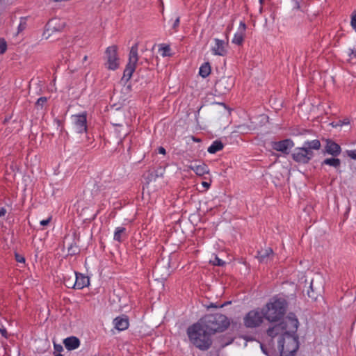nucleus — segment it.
Wrapping results in <instances>:
<instances>
[{
	"label": "nucleus",
	"instance_id": "nucleus-1",
	"mask_svg": "<svg viewBox=\"0 0 356 356\" xmlns=\"http://www.w3.org/2000/svg\"><path fill=\"white\" fill-rule=\"evenodd\" d=\"M187 334L191 343L200 350H207L212 345L211 335L199 321L188 327Z\"/></svg>",
	"mask_w": 356,
	"mask_h": 356
},
{
	"label": "nucleus",
	"instance_id": "nucleus-2",
	"mask_svg": "<svg viewBox=\"0 0 356 356\" xmlns=\"http://www.w3.org/2000/svg\"><path fill=\"white\" fill-rule=\"evenodd\" d=\"M199 322L211 335L223 332L229 325L227 317L219 313L205 315L200 318Z\"/></svg>",
	"mask_w": 356,
	"mask_h": 356
},
{
	"label": "nucleus",
	"instance_id": "nucleus-3",
	"mask_svg": "<svg viewBox=\"0 0 356 356\" xmlns=\"http://www.w3.org/2000/svg\"><path fill=\"white\" fill-rule=\"evenodd\" d=\"M288 302L284 298H274L262 309L264 317L269 322H277L286 314Z\"/></svg>",
	"mask_w": 356,
	"mask_h": 356
},
{
	"label": "nucleus",
	"instance_id": "nucleus-4",
	"mask_svg": "<svg viewBox=\"0 0 356 356\" xmlns=\"http://www.w3.org/2000/svg\"><path fill=\"white\" fill-rule=\"evenodd\" d=\"M277 343L281 356H294L299 348L297 335H284L282 338H279Z\"/></svg>",
	"mask_w": 356,
	"mask_h": 356
},
{
	"label": "nucleus",
	"instance_id": "nucleus-5",
	"mask_svg": "<svg viewBox=\"0 0 356 356\" xmlns=\"http://www.w3.org/2000/svg\"><path fill=\"white\" fill-rule=\"evenodd\" d=\"M138 43H136L130 49L129 54V63L124 70L123 76L122 78V81H129L136 70V64L138 61Z\"/></svg>",
	"mask_w": 356,
	"mask_h": 356
},
{
	"label": "nucleus",
	"instance_id": "nucleus-6",
	"mask_svg": "<svg viewBox=\"0 0 356 356\" xmlns=\"http://www.w3.org/2000/svg\"><path fill=\"white\" fill-rule=\"evenodd\" d=\"M79 241L80 234L75 231H74L72 234H69L65 235L63 241V245L67 247L69 255L74 256L79 254Z\"/></svg>",
	"mask_w": 356,
	"mask_h": 356
},
{
	"label": "nucleus",
	"instance_id": "nucleus-7",
	"mask_svg": "<svg viewBox=\"0 0 356 356\" xmlns=\"http://www.w3.org/2000/svg\"><path fill=\"white\" fill-rule=\"evenodd\" d=\"M264 314L263 310H251L244 317V325L248 328L259 327L263 322Z\"/></svg>",
	"mask_w": 356,
	"mask_h": 356
},
{
	"label": "nucleus",
	"instance_id": "nucleus-8",
	"mask_svg": "<svg viewBox=\"0 0 356 356\" xmlns=\"http://www.w3.org/2000/svg\"><path fill=\"white\" fill-rule=\"evenodd\" d=\"M107 62L106 67L111 70H115L119 67V57L118 55V47L112 45L108 47L105 51Z\"/></svg>",
	"mask_w": 356,
	"mask_h": 356
},
{
	"label": "nucleus",
	"instance_id": "nucleus-9",
	"mask_svg": "<svg viewBox=\"0 0 356 356\" xmlns=\"http://www.w3.org/2000/svg\"><path fill=\"white\" fill-rule=\"evenodd\" d=\"M281 323L284 330V335H296V333L298 327L299 322L293 313H289L286 318Z\"/></svg>",
	"mask_w": 356,
	"mask_h": 356
},
{
	"label": "nucleus",
	"instance_id": "nucleus-10",
	"mask_svg": "<svg viewBox=\"0 0 356 356\" xmlns=\"http://www.w3.org/2000/svg\"><path fill=\"white\" fill-rule=\"evenodd\" d=\"M313 156L314 152L307 150L304 147L295 148L291 154V157L294 161L302 164L308 163Z\"/></svg>",
	"mask_w": 356,
	"mask_h": 356
},
{
	"label": "nucleus",
	"instance_id": "nucleus-11",
	"mask_svg": "<svg viewBox=\"0 0 356 356\" xmlns=\"http://www.w3.org/2000/svg\"><path fill=\"white\" fill-rule=\"evenodd\" d=\"M234 81L232 76H222L215 83V91L220 95L227 94L234 86Z\"/></svg>",
	"mask_w": 356,
	"mask_h": 356
},
{
	"label": "nucleus",
	"instance_id": "nucleus-12",
	"mask_svg": "<svg viewBox=\"0 0 356 356\" xmlns=\"http://www.w3.org/2000/svg\"><path fill=\"white\" fill-rule=\"evenodd\" d=\"M273 149L281 152L284 154H289L294 147V143L291 139L287 138L280 141H272L270 143Z\"/></svg>",
	"mask_w": 356,
	"mask_h": 356
},
{
	"label": "nucleus",
	"instance_id": "nucleus-13",
	"mask_svg": "<svg viewBox=\"0 0 356 356\" xmlns=\"http://www.w3.org/2000/svg\"><path fill=\"white\" fill-rule=\"evenodd\" d=\"M215 46L211 49L214 55L225 56L227 54V46L228 45V40L225 41L218 38L214 39Z\"/></svg>",
	"mask_w": 356,
	"mask_h": 356
},
{
	"label": "nucleus",
	"instance_id": "nucleus-14",
	"mask_svg": "<svg viewBox=\"0 0 356 356\" xmlns=\"http://www.w3.org/2000/svg\"><path fill=\"white\" fill-rule=\"evenodd\" d=\"M76 129L78 133H83L87 131L86 113L74 115L72 116Z\"/></svg>",
	"mask_w": 356,
	"mask_h": 356
},
{
	"label": "nucleus",
	"instance_id": "nucleus-15",
	"mask_svg": "<svg viewBox=\"0 0 356 356\" xmlns=\"http://www.w3.org/2000/svg\"><path fill=\"white\" fill-rule=\"evenodd\" d=\"M90 284L89 277L81 273L75 272V281L73 284L74 289H82Z\"/></svg>",
	"mask_w": 356,
	"mask_h": 356
},
{
	"label": "nucleus",
	"instance_id": "nucleus-16",
	"mask_svg": "<svg viewBox=\"0 0 356 356\" xmlns=\"http://www.w3.org/2000/svg\"><path fill=\"white\" fill-rule=\"evenodd\" d=\"M325 151L327 154L333 156H337L338 155L340 154L341 149L339 145H338L337 143H336L335 142L330 139H327L325 140Z\"/></svg>",
	"mask_w": 356,
	"mask_h": 356
},
{
	"label": "nucleus",
	"instance_id": "nucleus-17",
	"mask_svg": "<svg viewBox=\"0 0 356 356\" xmlns=\"http://www.w3.org/2000/svg\"><path fill=\"white\" fill-rule=\"evenodd\" d=\"M273 256V250L271 248H267L257 251L256 258L260 263L267 264L270 259V257Z\"/></svg>",
	"mask_w": 356,
	"mask_h": 356
},
{
	"label": "nucleus",
	"instance_id": "nucleus-18",
	"mask_svg": "<svg viewBox=\"0 0 356 356\" xmlns=\"http://www.w3.org/2000/svg\"><path fill=\"white\" fill-rule=\"evenodd\" d=\"M282 325V323L280 322L278 324L275 325L273 327H270L267 330V334L271 338H274L277 337V335H280V338H282L284 337V330L283 329L284 327Z\"/></svg>",
	"mask_w": 356,
	"mask_h": 356
},
{
	"label": "nucleus",
	"instance_id": "nucleus-19",
	"mask_svg": "<svg viewBox=\"0 0 356 356\" xmlns=\"http://www.w3.org/2000/svg\"><path fill=\"white\" fill-rule=\"evenodd\" d=\"M188 168L192 170L193 171H194V172L197 175V176H200V177H202L206 174H209V169L208 168V166L204 163H202L199 165H197V164H191L188 166Z\"/></svg>",
	"mask_w": 356,
	"mask_h": 356
},
{
	"label": "nucleus",
	"instance_id": "nucleus-20",
	"mask_svg": "<svg viewBox=\"0 0 356 356\" xmlns=\"http://www.w3.org/2000/svg\"><path fill=\"white\" fill-rule=\"evenodd\" d=\"M322 289V286L314 287V280H312L309 285V290L307 291L308 297L310 298L312 300H316L318 296H321Z\"/></svg>",
	"mask_w": 356,
	"mask_h": 356
},
{
	"label": "nucleus",
	"instance_id": "nucleus-21",
	"mask_svg": "<svg viewBox=\"0 0 356 356\" xmlns=\"http://www.w3.org/2000/svg\"><path fill=\"white\" fill-rule=\"evenodd\" d=\"M63 343L68 350H72L80 346V340L76 337H70L64 339Z\"/></svg>",
	"mask_w": 356,
	"mask_h": 356
},
{
	"label": "nucleus",
	"instance_id": "nucleus-22",
	"mask_svg": "<svg viewBox=\"0 0 356 356\" xmlns=\"http://www.w3.org/2000/svg\"><path fill=\"white\" fill-rule=\"evenodd\" d=\"M115 327L120 330H125L129 327V319L127 316H119L114 319Z\"/></svg>",
	"mask_w": 356,
	"mask_h": 356
},
{
	"label": "nucleus",
	"instance_id": "nucleus-23",
	"mask_svg": "<svg viewBox=\"0 0 356 356\" xmlns=\"http://www.w3.org/2000/svg\"><path fill=\"white\" fill-rule=\"evenodd\" d=\"M127 237L126 229L122 227H118L115 229L113 238L115 241L122 242Z\"/></svg>",
	"mask_w": 356,
	"mask_h": 356
},
{
	"label": "nucleus",
	"instance_id": "nucleus-24",
	"mask_svg": "<svg viewBox=\"0 0 356 356\" xmlns=\"http://www.w3.org/2000/svg\"><path fill=\"white\" fill-rule=\"evenodd\" d=\"M321 142L320 140H311V141H305V143H304V145L303 147L307 149V150H310V151H312L313 150H318L320 148H321Z\"/></svg>",
	"mask_w": 356,
	"mask_h": 356
},
{
	"label": "nucleus",
	"instance_id": "nucleus-25",
	"mask_svg": "<svg viewBox=\"0 0 356 356\" xmlns=\"http://www.w3.org/2000/svg\"><path fill=\"white\" fill-rule=\"evenodd\" d=\"M224 145L221 140H216L209 147L207 151L210 154H215L223 149Z\"/></svg>",
	"mask_w": 356,
	"mask_h": 356
},
{
	"label": "nucleus",
	"instance_id": "nucleus-26",
	"mask_svg": "<svg viewBox=\"0 0 356 356\" xmlns=\"http://www.w3.org/2000/svg\"><path fill=\"white\" fill-rule=\"evenodd\" d=\"M322 165H329L330 166H332L335 168H337L341 165V161L339 159L337 158H327L325 159L321 163Z\"/></svg>",
	"mask_w": 356,
	"mask_h": 356
},
{
	"label": "nucleus",
	"instance_id": "nucleus-27",
	"mask_svg": "<svg viewBox=\"0 0 356 356\" xmlns=\"http://www.w3.org/2000/svg\"><path fill=\"white\" fill-rule=\"evenodd\" d=\"M159 177L157 171H149L147 174L143 175V178L145 180V184H149L152 181H156V178Z\"/></svg>",
	"mask_w": 356,
	"mask_h": 356
},
{
	"label": "nucleus",
	"instance_id": "nucleus-28",
	"mask_svg": "<svg viewBox=\"0 0 356 356\" xmlns=\"http://www.w3.org/2000/svg\"><path fill=\"white\" fill-rule=\"evenodd\" d=\"M211 73V66L209 63H204L200 68L199 74L203 77H207Z\"/></svg>",
	"mask_w": 356,
	"mask_h": 356
},
{
	"label": "nucleus",
	"instance_id": "nucleus-29",
	"mask_svg": "<svg viewBox=\"0 0 356 356\" xmlns=\"http://www.w3.org/2000/svg\"><path fill=\"white\" fill-rule=\"evenodd\" d=\"M245 37V33L243 31H238L235 33L232 42L237 45H241L243 42Z\"/></svg>",
	"mask_w": 356,
	"mask_h": 356
},
{
	"label": "nucleus",
	"instance_id": "nucleus-30",
	"mask_svg": "<svg viewBox=\"0 0 356 356\" xmlns=\"http://www.w3.org/2000/svg\"><path fill=\"white\" fill-rule=\"evenodd\" d=\"M159 51H162V56H170V48L169 45H163L162 44L161 47L159 49Z\"/></svg>",
	"mask_w": 356,
	"mask_h": 356
},
{
	"label": "nucleus",
	"instance_id": "nucleus-31",
	"mask_svg": "<svg viewBox=\"0 0 356 356\" xmlns=\"http://www.w3.org/2000/svg\"><path fill=\"white\" fill-rule=\"evenodd\" d=\"M7 49V44L3 38H0V55L4 54Z\"/></svg>",
	"mask_w": 356,
	"mask_h": 356
},
{
	"label": "nucleus",
	"instance_id": "nucleus-32",
	"mask_svg": "<svg viewBox=\"0 0 356 356\" xmlns=\"http://www.w3.org/2000/svg\"><path fill=\"white\" fill-rule=\"evenodd\" d=\"M47 97H40V98L37 100V102H36V103H35V105H36V106H38V107L40 106V107H41V108H43V106H44V104H45V103L47 102Z\"/></svg>",
	"mask_w": 356,
	"mask_h": 356
},
{
	"label": "nucleus",
	"instance_id": "nucleus-33",
	"mask_svg": "<svg viewBox=\"0 0 356 356\" xmlns=\"http://www.w3.org/2000/svg\"><path fill=\"white\" fill-rule=\"evenodd\" d=\"M350 25L352 28L356 31V11H354L351 15Z\"/></svg>",
	"mask_w": 356,
	"mask_h": 356
},
{
	"label": "nucleus",
	"instance_id": "nucleus-34",
	"mask_svg": "<svg viewBox=\"0 0 356 356\" xmlns=\"http://www.w3.org/2000/svg\"><path fill=\"white\" fill-rule=\"evenodd\" d=\"M213 264L214 266H223L225 264V262L216 256L213 261Z\"/></svg>",
	"mask_w": 356,
	"mask_h": 356
},
{
	"label": "nucleus",
	"instance_id": "nucleus-35",
	"mask_svg": "<svg viewBox=\"0 0 356 356\" xmlns=\"http://www.w3.org/2000/svg\"><path fill=\"white\" fill-rule=\"evenodd\" d=\"M347 154L352 159L356 160V150L347 151Z\"/></svg>",
	"mask_w": 356,
	"mask_h": 356
},
{
	"label": "nucleus",
	"instance_id": "nucleus-36",
	"mask_svg": "<svg viewBox=\"0 0 356 356\" xmlns=\"http://www.w3.org/2000/svg\"><path fill=\"white\" fill-rule=\"evenodd\" d=\"M15 259L17 262H19V263H24L25 262V259L23 256L16 253L15 254Z\"/></svg>",
	"mask_w": 356,
	"mask_h": 356
},
{
	"label": "nucleus",
	"instance_id": "nucleus-37",
	"mask_svg": "<svg viewBox=\"0 0 356 356\" xmlns=\"http://www.w3.org/2000/svg\"><path fill=\"white\" fill-rule=\"evenodd\" d=\"M74 282L73 280H71L70 279H67L66 280H65V284L67 287L68 288H73V284H74Z\"/></svg>",
	"mask_w": 356,
	"mask_h": 356
},
{
	"label": "nucleus",
	"instance_id": "nucleus-38",
	"mask_svg": "<svg viewBox=\"0 0 356 356\" xmlns=\"http://www.w3.org/2000/svg\"><path fill=\"white\" fill-rule=\"evenodd\" d=\"M179 22H180V18L179 17H177L176 18V19L175 20L173 24H172V29L175 30V31H177V27L179 26Z\"/></svg>",
	"mask_w": 356,
	"mask_h": 356
},
{
	"label": "nucleus",
	"instance_id": "nucleus-39",
	"mask_svg": "<svg viewBox=\"0 0 356 356\" xmlns=\"http://www.w3.org/2000/svg\"><path fill=\"white\" fill-rule=\"evenodd\" d=\"M54 352L56 353H61L63 350V347L60 344L54 343Z\"/></svg>",
	"mask_w": 356,
	"mask_h": 356
},
{
	"label": "nucleus",
	"instance_id": "nucleus-40",
	"mask_svg": "<svg viewBox=\"0 0 356 356\" xmlns=\"http://www.w3.org/2000/svg\"><path fill=\"white\" fill-rule=\"evenodd\" d=\"M54 123L56 124L57 129L60 127V131L62 132L63 127H62V122L60 120L56 119L54 120Z\"/></svg>",
	"mask_w": 356,
	"mask_h": 356
},
{
	"label": "nucleus",
	"instance_id": "nucleus-41",
	"mask_svg": "<svg viewBox=\"0 0 356 356\" xmlns=\"http://www.w3.org/2000/svg\"><path fill=\"white\" fill-rule=\"evenodd\" d=\"M0 333L6 339L8 338V332H7V330H6V329L5 327L0 328Z\"/></svg>",
	"mask_w": 356,
	"mask_h": 356
},
{
	"label": "nucleus",
	"instance_id": "nucleus-42",
	"mask_svg": "<svg viewBox=\"0 0 356 356\" xmlns=\"http://www.w3.org/2000/svg\"><path fill=\"white\" fill-rule=\"evenodd\" d=\"M233 27V24L232 23L231 24L228 25L227 27V31H226V33H225V37H226V39L228 40V35L230 32V31L232 30Z\"/></svg>",
	"mask_w": 356,
	"mask_h": 356
},
{
	"label": "nucleus",
	"instance_id": "nucleus-43",
	"mask_svg": "<svg viewBox=\"0 0 356 356\" xmlns=\"http://www.w3.org/2000/svg\"><path fill=\"white\" fill-rule=\"evenodd\" d=\"M245 29H246V25L245 24L244 22H240V26H239V31H243V33H245Z\"/></svg>",
	"mask_w": 356,
	"mask_h": 356
},
{
	"label": "nucleus",
	"instance_id": "nucleus-44",
	"mask_svg": "<svg viewBox=\"0 0 356 356\" xmlns=\"http://www.w3.org/2000/svg\"><path fill=\"white\" fill-rule=\"evenodd\" d=\"M26 28V23L21 22L18 26V32L22 31Z\"/></svg>",
	"mask_w": 356,
	"mask_h": 356
},
{
	"label": "nucleus",
	"instance_id": "nucleus-45",
	"mask_svg": "<svg viewBox=\"0 0 356 356\" xmlns=\"http://www.w3.org/2000/svg\"><path fill=\"white\" fill-rule=\"evenodd\" d=\"M50 220H51V218H48L47 220H42L40 221V225L42 226H46L49 223Z\"/></svg>",
	"mask_w": 356,
	"mask_h": 356
},
{
	"label": "nucleus",
	"instance_id": "nucleus-46",
	"mask_svg": "<svg viewBox=\"0 0 356 356\" xmlns=\"http://www.w3.org/2000/svg\"><path fill=\"white\" fill-rule=\"evenodd\" d=\"M6 213V209L3 207L0 208V217H3Z\"/></svg>",
	"mask_w": 356,
	"mask_h": 356
},
{
	"label": "nucleus",
	"instance_id": "nucleus-47",
	"mask_svg": "<svg viewBox=\"0 0 356 356\" xmlns=\"http://www.w3.org/2000/svg\"><path fill=\"white\" fill-rule=\"evenodd\" d=\"M158 152L159 154H165L166 151H165V149L164 147H159V149H158Z\"/></svg>",
	"mask_w": 356,
	"mask_h": 356
},
{
	"label": "nucleus",
	"instance_id": "nucleus-48",
	"mask_svg": "<svg viewBox=\"0 0 356 356\" xmlns=\"http://www.w3.org/2000/svg\"><path fill=\"white\" fill-rule=\"evenodd\" d=\"M339 122H340V125L349 124V121L347 119H345L343 122L339 121Z\"/></svg>",
	"mask_w": 356,
	"mask_h": 356
},
{
	"label": "nucleus",
	"instance_id": "nucleus-49",
	"mask_svg": "<svg viewBox=\"0 0 356 356\" xmlns=\"http://www.w3.org/2000/svg\"><path fill=\"white\" fill-rule=\"evenodd\" d=\"M353 55L355 57H356V50L354 51V49H350V52L349 53V56H351Z\"/></svg>",
	"mask_w": 356,
	"mask_h": 356
},
{
	"label": "nucleus",
	"instance_id": "nucleus-50",
	"mask_svg": "<svg viewBox=\"0 0 356 356\" xmlns=\"http://www.w3.org/2000/svg\"><path fill=\"white\" fill-rule=\"evenodd\" d=\"M202 186H203L204 187L209 188V186H210V184H209L208 182H206V181H203V182H202Z\"/></svg>",
	"mask_w": 356,
	"mask_h": 356
},
{
	"label": "nucleus",
	"instance_id": "nucleus-51",
	"mask_svg": "<svg viewBox=\"0 0 356 356\" xmlns=\"http://www.w3.org/2000/svg\"><path fill=\"white\" fill-rule=\"evenodd\" d=\"M192 138H193V140L195 141V142H200V139L196 138L194 136H192Z\"/></svg>",
	"mask_w": 356,
	"mask_h": 356
},
{
	"label": "nucleus",
	"instance_id": "nucleus-52",
	"mask_svg": "<svg viewBox=\"0 0 356 356\" xmlns=\"http://www.w3.org/2000/svg\"><path fill=\"white\" fill-rule=\"evenodd\" d=\"M54 356H63L60 353H54Z\"/></svg>",
	"mask_w": 356,
	"mask_h": 356
},
{
	"label": "nucleus",
	"instance_id": "nucleus-53",
	"mask_svg": "<svg viewBox=\"0 0 356 356\" xmlns=\"http://www.w3.org/2000/svg\"><path fill=\"white\" fill-rule=\"evenodd\" d=\"M261 348L262 351H263L264 353H266V354L267 353H266V350H265V348H264V346H263L262 344H261Z\"/></svg>",
	"mask_w": 356,
	"mask_h": 356
},
{
	"label": "nucleus",
	"instance_id": "nucleus-54",
	"mask_svg": "<svg viewBox=\"0 0 356 356\" xmlns=\"http://www.w3.org/2000/svg\"><path fill=\"white\" fill-rule=\"evenodd\" d=\"M229 303H230V302H225L224 304L221 305L220 306V307H224L225 305H228V304H229Z\"/></svg>",
	"mask_w": 356,
	"mask_h": 356
},
{
	"label": "nucleus",
	"instance_id": "nucleus-55",
	"mask_svg": "<svg viewBox=\"0 0 356 356\" xmlns=\"http://www.w3.org/2000/svg\"><path fill=\"white\" fill-rule=\"evenodd\" d=\"M87 59H88V56H85L83 57V61L87 60Z\"/></svg>",
	"mask_w": 356,
	"mask_h": 356
},
{
	"label": "nucleus",
	"instance_id": "nucleus-56",
	"mask_svg": "<svg viewBox=\"0 0 356 356\" xmlns=\"http://www.w3.org/2000/svg\"><path fill=\"white\" fill-rule=\"evenodd\" d=\"M211 307H218V306H217V305H213V304H211Z\"/></svg>",
	"mask_w": 356,
	"mask_h": 356
},
{
	"label": "nucleus",
	"instance_id": "nucleus-57",
	"mask_svg": "<svg viewBox=\"0 0 356 356\" xmlns=\"http://www.w3.org/2000/svg\"><path fill=\"white\" fill-rule=\"evenodd\" d=\"M157 270H158V266H156L154 270L156 271Z\"/></svg>",
	"mask_w": 356,
	"mask_h": 356
},
{
	"label": "nucleus",
	"instance_id": "nucleus-58",
	"mask_svg": "<svg viewBox=\"0 0 356 356\" xmlns=\"http://www.w3.org/2000/svg\"><path fill=\"white\" fill-rule=\"evenodd\" d=\"M296 8L298 9L300 8L299 3H297Z\"/></svg>",
	"mask_w": 356,
	"mask_h": 356
},
{
	"label": "nucleus",
	"instance_id": "nucleus-59",
	"mask_svg": "<svg viewBox=\"0 0 356 356\" xmlns=\"http://www.w3.org/2000/svg\"><path fill=\"white\" fill-rule=\"evenodd\" d=\"M262 1H263V0H259L260 3H262Z\"/></svg>",
	"mask_w": 356,
	"mask_h": 356
}]
</instances>
